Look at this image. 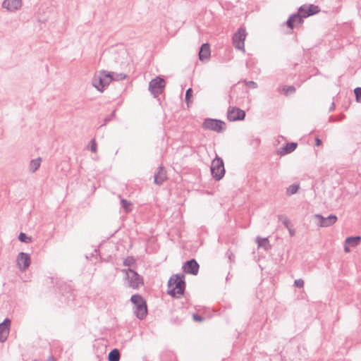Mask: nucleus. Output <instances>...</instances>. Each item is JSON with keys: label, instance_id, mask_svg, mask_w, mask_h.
I'll use <instances>...</instances> for the list:
<instances>
[{"label": "nucleus", "instance_id": "f257e3e1", "mask_svg": "<svg viewBox=\"0 0 361 361\" xmlns=\"http://www.w3.org/2000/svg\"><path fill=\"white\" fill-rule=\"evenodd\" d=\"M186 283L183 274L171 276L168 281L167 293L173 298H179L185 293Z\"/></svg>", "mask_w": 361, "mask_h": 361}, {"label": "nucleus", "instance_id": "f03ea898", "mask_svg": "<svg viewBox=\"0 0 361 361\" xmlns=\"http://www.w3.org/2000/svg\"><path fill=\"white\" fill-rule=\"evenodd\" d=\"M130 300L133 304V312L136 317L140 320L144 319L148 313L145 299L140 294H134Z\"/></svg>", "mask_w": 361, "mask_h": 361}, {"label": "nucleus", "instance_id": "7ed1b4c3", "mask_svg": "<svg viewBox=\"0 0 361 361\" xmlns=\"http://www.w3.org/2000/svg\"><path fill=\"white\" fill-rule=\"evenodd\" d=\"M114 72L106 71H100L95 74L92 79V85L100 92H103L104 89L113 80Z\"/></svg>", "mask_w": 361, "mask_h": 361}, {"label": "nucleus", "instance_id": "20e7f679", "mask_svg": "<svg viewBox=\"0 0 361 361\" xmlns=\"http://www.w3.org/2000/svg\"><path fill=\"white\" fill-rule=\"evenodd\" d=\"M126 274L125 279L128 281V286L133 289H138L144 284L143 277L131 268L122 270Z\"/></svg>", "mask_w": 361, "mask_h": 361}, {"label": "nucleus", "instance_id": "39448f33", "mask_svg": "<svg viewBox=\"0 0 361 361\" xmlns=\"http://www.w3.org/2000/svg\"><path fill=\"white\" fill-rule=\"evenodd\" d=\"M210 169L212 177L216 180H220L225 174V168L223 159L216 155L212 161Z\"/></svg>", "mask_w": 361, "mask_h": 361}, {"label": "nucleus", "instance_id": "423d86ee", "mask_svg": "<svg viewBox=\"0 0 361 361\" xmlns=\"http://www.w3.org/2000/svg\"><path fill=\"white\" fill-rule=\"evenodd\" d=\"M202 127L204 130L222 133L226 129V123L221 120L207 118L204 120Z\"/></svg>", "mask_w": 361, "mask_h": 361}, {"label": "nucleus", "instance_id": "0eeeda50", "mask_svg": "<svg viewBox=\"0 0 361 361\" xmlns=\"http://www.w3.org/2000/svg\"><path fill=\"white\" fill-rule=\"evenodd\" d=\"M166 82L164 78L157 76L152 79L149 84V90L154 97H157L164 91Z\"/></svg>", "mask_w": 361, "mask_h": 361}, {"label": "nucleus", "instance_id": "6e6552de", "mask_svg": "<svg viewBox=\"0 0 361 361\" xmlns=\"http://www.w3.org/2000/svg\"><path fill=\"white\" fill-rule=\"evenodd\" d=\"M246 37V31L243 27L238 29L237 32L233 36V44L239 50L245 51V39Z\"/></svg>", "mask_w": 361, "mask_h": 361}, {"label": "nucleus", "instance_id": "1a4fd4ad", "mask_svg": "<svg viewBox=\"0 0 361 361\" xmlns=\"http://www.w3.org/2000/svg\"><path fill=\"white\" fill-rule=\"evenodd\" d=\"M319 11L320 8L318 6L314 4H304L298 8L297 12L304 19L314 14H317Z\"/></svg>", "mask_w": 361, "mask_h": 361}, {"label": "nucleus", "instance_id": "9d476101", "mask_svg": "<svg viewBox=\"0 0 361 361\" xmlns=\"http://www.w3.org/2000/svg\"><path fill=\"white\" fill-rule=\"evenodd\" d=\"M16 264L20 271H25L31 264L30 255L26 252H19L16 257Z\"/></svg>", "mask_w": 361, "mask_h": 361}, {"label": "nucleus", "instance_id": "9b49d317", "mask_svg": "<svg viewBox=\"0 0 361 361\" xmlns=\"http://www.w3.org/2000/svg\"><path fill=\"white\" fill-rule=\"evenodd\" d=\"M314 219L317 220V225L320 227H329L334 225L338 218L335 214H330L327 217H324L322 214H317L314 215Z\"/></svg>", "mask_w": 361, "mask_h": 361}, {"label": "nucleus", "instance_id": "f8f14e48", "mask_svg": "<svg viewBox=\"0 0 361 361\" xmlns=\"http://www.w3.org/2000/svg\"><path fill=\"white\" fill-rule=\"evenodd\" d=\"M245 117V112L238 107L229 108L227 112V118L230 121H243Z\"/></svg>", "mask_w": 361, "mask_h": 361}, {"label": "nucleus", "instance_id": "ddd939ff", "mask_svg": "<svg viewBox=\"0 0 361 361\" xmlns=\"http://www.w3.org/2000/svg\"><path fill=\"white\" fill-rule=\"evenodd\" d=\"M200 265L195 259L186 261L182 267L183 271L186 274L196 276L199 272Z\"/></svg>", "mask_w": 361, "mask_h": 361}, {"label": "nucleus", "instance_id": "4468645a", "mask_svg": "<svg viewBox=\"0 0 361 361\" xmlns=\"http://www.w3.org/2000/svg\"><path fill=\"white\" fill-rule=\"evenodd\" d=\"M11 324V321L8 318L4 319V320L0 323V342L6 341L9 334Z\"/></svg>", "mask_w": 361, "mask_h": 361}, {"label": "nucleus", "instance_id": "2eb2a0df", "mask_svg": "<svg viewBox=\"0 0 361 361\" xmlns=\"http://www.w3.org/2000/svg\"><path fill=\"white\" fill-rule=\"evenodd\" d=\"M21 5V0H4L2 3V7L10 12L18 11L20 8Z\"/></svg>", "mask_w": 361, "mask_h": 361}, {"label": "nucleus", "instance_id": "dca6fc26", "mask_svg": "<svg viewBox=\"0 0 361 361\" xmlns=\"http://www.w3.org/2000/svg\"><path fill=\"white\" fill-rule=\"evenodd\" d=\"M304 22L303 18H302L298 13L291 14L286 22V25L291 30L297 26V25H301Z\"/></svg>", "mask_w": 361, "mask_h": 361}, {"label": "nucleus", "instance_id": "f3484780", "mask_svg": "<svg viewBox=\"0 0 361 361\" xmlns=\"http://www.w3.org/2000/svg\"><path fill=\"white\" fill-rule=\"evenodd\" d=\"M167 179L166 171L162 166L157 169V171L154 175V183L158 185L163 184Z\"/></svg>", "mask_w": 361, "mask_h": 361}, {"label": "nucleus", "instance_id": "a211bd4d", "mask_svg": "<svg viewBox=\"0 0 361 361\" xmlns=\"http://www.w3.org/2000/svg\"><path fill=\"white\" fill-rule=\"evenodd\" d=\"M210 47L208 43H204L200 48L199 51V59L204 61L208 59L210 57Z\"/></svg>", "mask_w": 361, "mask_h": 361}, {"label": "nucleus", "instance_id": "6ab92c4d", "mask_svg": "<svg viewBox=\"0 0 361 361\" xmlns=\"http://www.w3.org/2000/svg\"><path fill=\"white\" fill-rule=\"evenodd\" d=\"M298 147L297 142H288L286 145L281 147L279 150V154L281 156L288 154L293 152Z\"/></svg>", "mask_w": 361, "mask_h": 361}, {"label": "nucleus", "instance_id": "aec40b11", "mask_svg": "<svg viewBox=\"0 0 361 361\" xmlns=\"http://www.w3.org/2000/svg\"><path fill=\"white\" fill-rule=\"evenodd\" d=\"M121 359V353L118 349L111 350L108 355L109 361H119Z\"/></svg>", "mask_w": 361, "mask_h": 361}, {"label": "nucleus", "instance_id": "412c9836", "mask_svg": "<svg viewBox=\"0 0 361 361\" xmlns=\"http://www.w3.org/2000/svg\"><path fill=\"white\" fill-rule=\"evenodd\" d=\"M256 240L259 247H263L265 250L271 249V246L267 238H261L258 236Z\"/></svg>", "mask_w": 361, "mask_h": 361}, {"label": "nucleus", "instance_id": "4be33fe9", "mask_svg": "<svg viewBox=\"0 0 361 361\" xmlns=\"http://www.w3.org/2000/svg\"><path fill=\"white\" fill-rule=\"evenodd\" d=\"M361 241V237L359 235L357 236H350L348 237L345 243V244L350 245L353 247L357 246Z\"/></svg>", "mask_w": 361, "mask_h": 361}, {"label": "nucleus", "instance_id": "5701e85b", "mask_svg": "<svg viewBox=\"0 0 361 361\" xmlns=\"http://www.w3.org/2000/svg\"><path fill=\"white\" fill-rule=\"evenodd\" d=\"M280 92H282L284 95L288 96L295 92L296 89L293 85H283L281 87V90H279Z\"/></svg>", "mask_w": 361, "mask_h": 361}, {"label": "nucleus", "instance_id": "b1692460", "mask_svg": "<svg viewBox=\"0 0 361 361\" xmlns=\"http://www.w3.org/2000/svg\"><path fill=\"white\" fill-rule=\"evenodd\" d=\"M41 161L42 159L40 157L32 159L30 163V171L31 172L36 171L39 168Z\"/></svg>", "mask_w": 361, "mask_h": 361}, {"label": "nucleus", "instance_id": "393cba45", "mask_svg": "<svg viewBox=\"0 0 361 361\" xmlns=\"http://www.w3.org/2000/svg\"><path fill=\"white\" fill-rule=\"evenodd\" d=\"M121 204L126 212H129L131 211L132 203L130 201L125 199H121Z\"/></svg>", "mask_w": 361, "mask_h": 361}, {"label": "nucleus", "instance_id": "a878e982", "mask_svg": "<svg viewBox=\"0 0 361 361\" xmlns=\"http://www.w3.org/2000/svg\"><path fill=\"white\" fill-rule=\"evenodd\" d=\"M18 238L22 243H29L32 242V238L27 236L25 233L23 232L20 233Z\"/></svg>", "mask_w": 361, "mask_h": 361}, {"label": "nucleus", "instance_id": "bb28decb", "mask_svg": "<svg viewBox=\"0 0 361 361\" xmlns=\"http://www.w3.org/2000/svg\"><path fill=\"white\" fill-rule=\"evenodd\" d=\"M298 189H299V185H295V184L290 185L287 188L286 193L288 195H293V194H295V193H296L298 192Z\"/></svg>", "mask_w": 361, "mask_h": 361}, {"label": "nucleus", "instance_id": "cd10ccee", "mask_svg": "<svg viewBox=\"0 0 361 361\" xmlns=\"http://www.w3.org/2000/svg\"><path fill=\"white\" fill-rule=\"evenodd\" d=\"M123 266H126V267H130L132 265H135V259L132 256L127 257L123 260Z\"/></svg>", "mask_w": 361, "mask_h": 361}, {"label": "nucleus", "instance_id": "c85d7f7f", "mask_svg": "<svg viewBox=\"0 0 361 361\" xmlns=\"http://www.w3.org/2000/svg\"><path fill=\"white\" fill-rule=\"evenodd\" d=\"M345 117V116L343 114H341L338 117H334V116H331L329 118V121L332 122V123L341 121Z\"/></svg>", "mask_w": 361, "mask_h": 361}, {"label": "nucleus", "instance_id": "c756f323", "mask_svg": "<svg viewBox=\"0 0 361 361\" xmlns=\"http://www.w3.org/2000/svg\"><path fill=\"white\" fill-rule=\"evenodd\" d=\"M192 96V89L191 87H190L186 90L185 96V99L188 104H189V103L191 102L190 99H191Z\"/></svg>", "mask_w": 361, "mask_h": 361}, {"label": "nucleus", "instance_id": "7c9ffc66", "mask_svg": "<svg viewBox=\"0 0 361 361\" xmlns=\"http://www.w3.org/2000/svg\"><path fill=\"white\" fill-rule=\"evenodd\" d=\"M279 219L282 221L286 228H289L290 220L284 215H280Z\"/></svg>", "mask_w": 361, "mask_h": 361}, {"label": "nucleus", "instance_id": "2f4dec72", "mask_svg": "<svg viewBox=\"0 0 361 361\" xmlns=\"http://www.w3.org/2000/svg\"><path fill=\"white\" fill-rule=\"evenodd\" d=\"M127 75L124 73H116L114 72L113 80H124Z\"/></svg>", "mask_w": 361, "mask_h": 361}, {"label": "nucleus", "instance_id": "473e14b6", "mask_svg": "<svg viewBox=\"0 0 361 361\" xmlns=\"http://www.w3.org/2000/svg\"><path fill=\"white\" fill-rule=\"evenodd\" d=\"M115 114L116 110H114L109 116L105 117L104 119V123L101 125V127L105 126L107 123L111 121L115 117Z\"/></svg>", "mask_w": 361, "mask_h": 361}, {"label": "nucleus", "instance_id": "72a5a7b5", "mask_svg": "<svg viewBox=\"0 0 361 361\" xmlns=\"http://www.w3.org/2000/svg\"><path fill=\"white\" fill-rule=\"evenodd\" d=\"M243 82L245 83V85L246 86H247L252 89H256L258 87L257 83L252 80L248 81V80H243Z\"/></svg>", "mask_w": 361, "mask_h": 361}, {"label": "nucleus", "instance_id": "f704fd0d", "mask_svg": "<svg viewBox=\"0 0 361 361\" xmlns=\"http://www.w3.org/2000/svg\"><path fill=\"white\" fill-rule=\"evenodd\" d=\"M355 99L357 102H361V87H356L354 90Z\"/></svg>", "mask_w": 361, "mask_h": 361}, {"label": "nucleus", "instance_id": "c9c22d12", "mask_svg": "<svg viewBox=\"0 0 361 361\" xmlns=\"http://www.w3.org/2000/svg\"><path fill=\"white\" fill-rule=\"evenodd\" d=\"M294 285L297 288H302L304 286V281L301 279H296L294 281Z\"/></svg>", "mask_w": 361, "mask_h": 361}, {"label": "nucleus", "instance_id": "e433bc0d", "mask_svg": "<svg viewBox=\"0 0 361 361\" xmlns=\"http://www.w3.org/2000/svg\"><path fill=\"white\" fill-rule=\"evenodd\" d=\"M226 255L228 257V260L231 263L234 261V255L230 250H228V251L226 253Z\"/></svg>", "mask_w": 361, "mask_h": 361}, {"label": "nucleus", "instance_id": "4c0bfd02", "mask_svg": "<svg viewBox=\"0 0 361 361\" xmlns=\"http://www.w3.org/2000/svg\"><path fill=\"white\" fill-rule=\"evenodd\" d=\"M90 144V150L93 152H95L97 151V143L95 142V140H92Z\"/></svg>", "mask_w": 361, "mask_h": 361}, {"label": "nucleus", "instance_id": "58836bf2", "mask_svg": "<svg viewBox=\"0 0 361 361\" xmlns=\"http://www.w3.org/2000/svg\"><path fill=\"white\" fill-rule=\"evenodd\" d=\"M192 318L196 322H202L204 319L203 317L197 314H193Z\"/></svg>", "mask_w": 361, "mask_h": 361}, {"label": "nucleus", "instance_id": "ea45409f", "mask_svg": "<svg viewBox=\"0 0 361 361\" xmlns=\"http://www.w3.org/2000/svg\"><path fill=\"white\" fill-rule=\"evenodd\" d=\"M322 144V142L321 139H319V137H317L315 138V145L320 146Z\"/></svg>", "mask_w": 361, "mask_h": 361}, {"label": "nucleus", "instance_id": "a19ab883", "mask_svg": "<svg viewBox=\"0 0 361 361\" xmlns=\"http://www.w3.org/2000/svg\"><path fill=\"white\" fill-rule=\"evenodd\" d=\"M64 287V289H68L70 290L71 288L69 287V286H67L66 283H63V285H60L59 288L60 290H62V288Z\"/></svg>", "mask_w": 361, "mask_h": 361}, {"label": "nucleus", "instance_id": "79ce46f5", "mask_svg": "<svg viewBox=\"0 0 361 361\" xmlns=\"http://www.w3.org/2000/svg\"><path fill=\"white\" fill-rule=\"evenodd\" d=\"M335 107H336V106H335V103L333 102L331 103V104L330 107H329V111L330 112H331V111H334V110H335Z\"/></svg>", "mask_w": 361, "mask_h": 361}, {"label": "nucleus", "instance_id": "37998d69", "mask_svg": "<svg viewBox=\"0 0 361 361\" xmlns=\"http://www.w3.org/2000/svg\"><path fill=\"white\" fill-rule=\"evenodd\" d=\"M289 231V233L291 236H293L295 235V231L294 230H293L292 228H290V227L288 228H287Z\"/></svg>", "mask_w": 361, "mask_h": 361}, {"label": "nucleus", "instance_id": "c03bdc74", "mask_svg": "<svg viewBox=\"0 0 361 361\" xmlns=\"http://www.w3.org/2000/svg\"><path fill=\"white\" fill-rule=\"evenodd\" d=\"M47 361H56L54 356L51 355L48 357Z\"/></svg>", "mask_w": 361, "mask_h": 361}, {"label": "nucleus", "instance_id": "a18cd8bd", "mask_svg": "<svg viewBox=\"0 0 361 361\" xmlns=\"http://www.w3.org/2000/svg\"><path fill=\"white\" fill-rule=\"evenodd\" d=\"M344 251L345 252H350V249H349L348 246H347V245L344 246Z\"/></svg>", "mask_w": 361, "mask_h": 361}]
</instances>
